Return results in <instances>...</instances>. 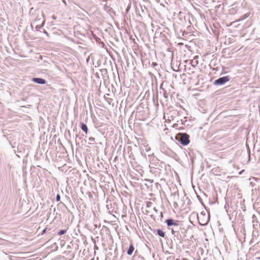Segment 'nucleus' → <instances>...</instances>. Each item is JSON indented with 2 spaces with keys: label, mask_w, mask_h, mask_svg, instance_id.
I'll return each instance as SVG.
<instances>
[{
  "label": "nucleus",
  "mask_w": 260,
  "mask_h": 260,
  "mask_svg": "<svg viewBox=\"0 0 260 260\" xmlns=\"http://www.w3.org/2000/svg\"><path fill=\"white\" fill-rule=\"evenodd\" d=\"M178 138H179V141L182 144L186 145L189 144V137L186 134H180L179 135Z\"/></svg>",
  "instance_id": "f257e3e1"
},
{
  "label": "nucleus",
  "mask_w": 260,
  "mask_h": 260,
  "mask_svg": "<svg viewBox=\"0 0 260 260\" xmlns=\"http://www.w3.org/2000/svg\"><path fill=\"white\" fill-rule=\"evenodd\" d=\"M228 76H225L220 78L214 81V84L216 85H222L229 81Z\"/></svg>",
  "instance_id": "f03ea898"
},
{
  "label": "nucleus",
  "mask_w": 260,
  "mask_h": 260,
  "mask_svg": "<svg viewBox=\"0 0 260 260\" xmlns=\"http://www.w3.org/2000/svg\"><path fill=\"white\" fill-rule=\"evenodd\" d=\"M32 80L33 82L38 84H44L46 83V80L42 78H34Z\"/></svg>",
  "instance_id": "7ed1b4c3"
},
{
  "label": "nucleus",
  "mask_w": 260,
  "mask_h": 260,
  "mask_svg": "<svg viewBox=\"0 0 260 260\" xmlns=\"http://www.w3.org/2000/svg\"><path fill=\"white\" fill-rule=\"evenodd\" d=\"M134 249H135V248L133 246L132 242H131V243L129 245V247L127 251V253L128 255H131L133 253V252H134Z\"/></svg>",
  "instance_id": "20e7f679"
},
{
  "label": "nucleus",
  "mask_w": 260,
  "mask_h": 260,
  "mask_svg": "<svg viewBox=\"0 0 260 260\" xmlns=\"http://www.w3.org/2000/svg\"><path fill=\"white\" fill-rule=\"evenodd\" d=\"M166 223L168 226L171 225H177V224L174 222L173 219H168L166 220Z\"/></svg>",
  "instance_id": "39448f33"
},
{
  "label": "nucleus",
  "mask_w": 260,
  "mask_h": 260,
  "mask_svg": "<svg viewBox=\"0 0 260 260\" xmlns=\"http://www.w3.org/2000/svg\"><path fill=\"white\" fill-rule=\"evenodd\" d=\"M81 129L85 132L86 134L88 132V128L86 126V125L84 123H82L81 124Z\"/></svg>",
  "instance_id": "423d86ee"
},
{
  "label": "nucleus",
  "mask_w": 260,
  "mask_h": 260,
  "mask_svg": "<svg viewBox=\"0 0 260 260\" xmlns=\"http://www.w3.org/2000/svg\"><path fill=\"white\" fill-rule=\"evenodd\" d=\"M157 233L158 235L161 237H164L165 236V233L161 230H159V229L157 230Z\"/></svg>",
  "instance_id": "0eeeda50"
},
{
  "label": "nucleus",
  "mask_w": 260,
  "mask_h": 260,
  "mask_svg": "<svg viewBox=\"0 0 260 260\" xmlns=\"http://www.w3.org/2000/svg\"><path fill=\"white\" fill-rule=\"evenodd\" d=\"M66 230H61L59 232L58 235H62L66 233Z\"/></svg>",
  "instance_id": "6e6552de"
},
{
  "label": "nucleus",
  "mask_w": 260,
  "mask_h": 260,
  "mask_svg": "<svg viewBox=\"0 0 260 260\" xmlns=\"http://www.w3.org/2000/svg\"><path fill=\"white\" fill-rule=\"evenodd\" d=\"M60 198L59 195H58H58L57 196V197H56V200H57V201H59L60 200Z\"/></svg>",
  "instance_id": "1a4fd4ad"
}]
</instances>
